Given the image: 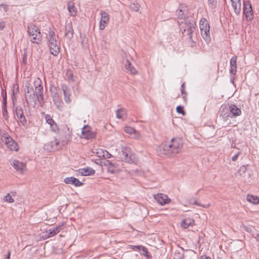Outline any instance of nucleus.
Instances as JSON below:
<instances>
[{"label": "nucleus", "mask_w": 259, "mask_h": 259, "mask_svg": "<svg viewBox=\"0 0 259 259\" xmlns=\"http://www.w3.org/2000/svg\"><path fill=\"white\" fill-rule=\"evenodd\" d=\"M50 145L52 150H57L61 148L62 147L60 141L55 139L53 141L50 142Z\"/></svg>", "instance_id": "26"}, {"label": "nucleus", "mask_w": 259, "mask_h": 259, "mask_svg": "<svg viewBox=\"0 0 259 259\" xmlns=\"http://www.w3.org/2000/svg\"><path fill=\"white\" fill-rule=\"evenodd\" d=\"M85 39H86V38H85V37H84V38H83V40H82V41H81V44H82V47H85L86 46H85Z\"/></svg>", "instance_id": "57"}, {"label": "nucleus", "mask_w": 259, "mask_h": 259, "mask_svg": "<svg viewBox=\"0 0 259 259\" xmlns=\"http://www.w3.org/2000/svg\"><path fill=\"white\" fill-rule=\"evenodd\" d=\"M176 111L179 113H181L183 115L185 114V112L184 110V108L182 106H178L176 108Z\"/></svg>", "instance_id": "45"}, {"label": "nucleus", "mask_w": 259, "mask_h": 259, "mask_svg": "<svg viewBox=\"0 0 259 259\" xmlns=\"http://www.w3.org/2000/svg\"><path fill=\"white\" fill-rule=\"evenodd\" d=\"M41 84V81L38 78L34 82L35 92L33 91L25 94V101L28 104L35 106L36 100H38L40 105L44 102L43 88Z\"/></svg>", "instance_id": "2"}, {"label": "nucleus", "mask_w": 259, "mask_h": 259, "mask_svg": "<svg viewBox=\"0 0 259 259\" xmlns=\"http://www.w3.org/2000/svg\"><path fill=\"white\" fill-rule=\"evenodd\" d=\"M175 256H177L178 257L177 259H179V258L181 257V254L180 253H178V254H175Z\"/></svg>", "instance_id": "58"}, {"label": "nucleus", "mask_w": 259, "mask_h": 259, "mask_svg": "<svg viewBox=\"0 0 259 259\" xmlns=\"http://www.w3.org/2000/svg\"><path fill=\"white\" fill-rule=\"evenodd\" d=\"M181 94L183 95V98L184 99V101L186 102L187 101V93L185 91L184 89H181Z\"/></svg>", "instance_id": "52"}, {"label": "nucleus", "mask_w": 259, "mask_h": 259, "mask_svg": "<svg viewBox=\"0 0 259 259\" xmlns=\"http://www.w3.org/2000/svg\"><path fill=\"white\" fill-rule=\"evenodd\" d=\"M120 159L128 163L137 164L138 159L136 155L133 153L131 148L128 147H122L121 150L119 152Z\"/></svg>", "instance_id": "3"}, {"label": "nucleus", "mask_w": 259, "mask_h": 259, "mask_svg": "<svg viewBox=\"0 0 259 259\" xmlns=\"http://www.w3.org/2000/svg\"><path fill=\"white\" fill-rule=\"evenodd\" d=\"M237 56H233L230 60V73L231 75H235L237 71Z\"/></svg>", "instance_id": "17"}, {"label": "nucleus", "mask_w": 259, "mask_h": 259, "mask_svg": "<svg viewBox=\"0 0 259 259\" xmlns=\"http://www.w3.org/2000/svg\"><path fill=\"white\" fill-rule=\"evenodd\" d=\"M48 45L58 42L56 39V36L53 31L50 30L47 36Z\"/></svg>", "instance_id": "25"}, {"label": "nucleus", "mask_w": 259, "mask_h": 259, "mask_svg": "<svg viewBox=\"0 0 259 259\" xmlns=\"http://www.w3.org/2000/svg\"><path fill=\"white\" fill-rule=\"evenodd\" d=\"M27 32L29 40L34 44H40L42 41V35L38 27L33 24L27 27Z\"/></svg>", "instance_id": "4"}, {"label": "nucleus", "mask_w": 259, "mask_h": 259, "mask_svg": "<svg viewBox=\"0 0 259 259\" xmlns=\"http://www.w3.org/2000/svg\"><path fill=\"white\" fill-rule=\"evenodd\" d=\"M193 204L194 205H198V206H201L204 208H208L210 206V204L209 203L208 204H206V205H202V204H201L200 203H198L196 201H194V202Z\"/></svg>", "instance_id": "51"}, {"label": "nucleus", "mask_w": 259, "mask_h": 259, "mask_svg": "<svg viewBox=\"0 0 259 259\" xmlns=\"http://www.w3.org/2000/svg\"><path fill=\"white\" fill-rule=\"evenodd\" d=\"M5 27V22L4 21L0 22V29L3 30Z\"/></svg>", "instance_id": "55"}, {"label": "nucleus", "mask_w": 259, "mask_h": 259, "mask_svg": "<svg viewBox=\"0 0 259 259\" xmlns=\"http://www.w3.org/2000/svg\"><path fill=\"white\" fill-rule=\"evenodd\" d=\"M22 62L24 64H27V54L26 53H24V54L23 55Z\"/></svg>", "instance_id": "53"}, {"label": "nucleus", "mask_w": 259, "mask_h": 259, "mask_svg": "<svg viewBox=\"0 0 259 259\" xmlns=\"http://www.w3.org/2000/svg\"><path fill=\"white\" fill-rule=\"evenodd\" d=\"M73 29L72 27V24L71 22L69 23L66 28L65 36L68 37L69 39H71L73 36Z\"/></svg>", "instance_id": "27"}, {"label": "nucleus", "mask_w": 259, "mask_h": 259, "mask_svg": "<svg viewBox=\"0 0 259 259\" xmlns=\"http://www.w3.org/2000/svg\"><path fill=\"white\" fill-rule=\"evenodd\" d=\"M177 12L178 18L179 19L178 22L180 26H181L185 21V19H184V12L182 11V10H178L177 11Z\"/></svg>", "instance_id": "34"}, {"label": "nucleus", "mask_w": 259, "mask_h": 259, "mask_svg": "<svg viewBox=\"0 0 259 259\" xmlns=\"http://www.w3.org/2000/svg\"><path fill=\"white\" fill-rule=\"evenodd\" d=\"M76 176H92L95 173V170L90 167H87L83 168H79L76 170Z\"/></svg>", "instance_id": "13"}, {"label": "nucleus", "mask_w": 259, "mask_h": 259, "mask_svg": "<svg viewBox=\"0 0 259 259\" xmlns=\"http://www.w3.org/2000/svg\"><path fill=\"white\" fill-rule=\"evenodd\" d=\"M6 141L5 142L7 147L11 151H17L19 149L18 144L11 137L6 138Z\"/></svg>", "instance_id": "12"}, {"label": "nucleus", "mask_w": 259, "mask_h": 259, "mask_svg": "<svg viewBox=\"0 0 259 259\" xmlns=\"http://www.w3.org/2000/svg\"><path fill=\"white\" fill-rule=\"evenodd\" d=\"M124 131L125 133L130 135L133 134H139L134 128L131 126H125L124 128Z\"/></svg>", "instance_id": "36"}, {"label": "nucleus", "mask_w": 259, "mask_h": 259, "mask_svg": "<svg viewBox=\"0 0 259 259\" xmlns=\"http://www.w3.org/2000/svg\"><path fill=\"white\" fill-rule=\"evenodd\" d=\"M111 155L106 150H104L102 149H98V158H100V161L101 159V158H103L104 159H107L108 158H110Z\"/></svg>", "instance_id": "28"}, {"label": "nucleus", "mask_w": 259, "mask_h": 259, "mask_svg": "<svg viewBox=\"0 0 259 259\" xmlns=\"http://www.w3.org/2000/svg\"><path fill=\"white\" fill-rule=\"evenodd\" d=\"M59 140L60 141V143L62 146L66 145L70 141L69 136L65 133H62L60 135V138Z\"/></svg>", "instance_id": "31"}, {"label": "nucleus", "mask_w": 259, "mask_h": 259, "mask_svg": "<svg viewBox=\"0 0 259 259\" xmlns=\"http://www.w3.org/2000/svg\"><path fill=\"white\" fill-rule=\"evenodd\" d=\"M48 46L49 47L50 53L51 54L55 56H57L60 51V48L58 46V42L50 44L48 45Z\"/></svg>", "instance_id": "23"}, {"label": "nucleus", "mask_w": 259, "mask_h": 259, "mask_svg": "<svg viewBox=\"0 0 259 259\" xmlns=\"http://www.w3.org/2000/svg\"><path fill=\"white\" fill-rule=\"evenodd\" d=\"M10 254H11V252H10V251H9L8 253V255H7V259H10Z\"/></svg>", "instance_id": "59"}, {"label": "nucleus", "mask_w": 259, "mask_h": 259, "mask_svg": "<svg viewBox=\"0 0 259 259\" xmlns=\"http://www.w3.org/2000/svg\"><path fill=\"white\" fill-rule=\"evenodd\" d=\"M232 6L234 9V12L239 15L241 12V2L240 0H231Z\"/></svg>", "instance_id": "21"}, {"label": "nucleus", "mask_w": 259, "mask_h": 259, "mask_svg": "<svg viewBox=\"0 0 259 259\" xmlns=\"http://www.w3.org/2000/svg\"><path fill=\"white\" fill-rule=\"evenodd\" d=\"M243 13L247 21H251L253 18L252 6L249 1L244 2Z\"/></svg>", "instance_id": "7"}, {"label": "nucleus", "mask_w": 259, "mask_h": 259, "mask_svg": "<svg viewBox=\"0 0 259 259\" xmlns=\"http://www.w3.org/2000/svg\"><path fill=\"white\" fill-rule=\"evenodd\" d=\"M61 88L64 95V98L67 104H69L71 102V92L70 88L65 84H62Z\"/></svg>", "instance_id": "10"}, {"label": "nucleus", "mask_w": 259, "mask_h": 259, "mask_svg": "<svg viewBox=\"0 0 259 259\" xmlns=\"http://www.w3.org/2000/svg\"><path fill=\"white\" fill-rule=\"evenodd\" d=\"M11 165L14 168L18 171H22L24 168L26 167V164L22 162L19 161L18 160L14 159L13 160Z\"/></svg>", "instance_id": "18"}, {"label": "nucleus", "mask_w": 259, "mask_h": 259, "mask_svg": "<svg viewBox=\"0 0 259 259\" xmlns=\"http://www.w3.org/2000/svg\"><path fill=\"white\" fill-rule=\"evenodd\" d=\"M45 119L46 120V122L50 125H51V124H52V123H54L55 122V121L54 120V119L52 118V116L49 115V114H46L45 115Z\"/></svg>", "instance_id": "40"}, {"label": "nucleus", "mask_w": 259, "mask_h": 259, "mask_svg": "<svg viewBox=\"0 0 259 259\" xmlns=\"http://www.w3.org/2000/svg\"><path fill=\"white\" fill-rule=\"evenodd\" d=\"M116 117L118 119H125L126 118V111L124 108H119L116 112Z\"/></svg>", "instance_id": "29"}, {"label": "nucleus", "mask_w": 259, "mask_h": 259, "mask_svg": "<svg viewBox=\"0 0 259 259\" xmlns=\"http://www.w3.org/2000/svg\"><path fill=\"white\" fill-rule=\"evenodd\" d=\"M15 114L20 122L23 126L27 124V120L24 115L23 110L20 106H17L15 108Z\"/></svg>", "instance_id": "8"}, {"label": "nucleus", "mask_w": 259, "mask_h": 259, "mask_svg": "<svg viewBox=\"0 0 259 259\" xmlns=\"http://www.w3.org/2000/svg\"><path fill=\"white\" fill-rule=\"evenodd\" d=\"M98 165H100L103 171L105 170L111 174L115 171V167L107 159H103L100 162L98 161Z\"/></svg>", "instance_id": "6"}, {"label": "nucleus", "mask_w": 259, "mask_h": 259, "mask_svg": "<svg viewBox=\"0 0 259 259\" xmlns=\"http://www.w3.org/2000/svg\"><path fill=\"white\" fill-rule=\"evenodd\" d=\"M183 143L181 139L174 138L170 141L163 142L158 148L159 154L173 157L179 153Z\"/></svg>", "instance_id": "1"}, {"label": "nucleus", "mask_w": 259, "mask_h": 259, "mask_svg": "<svg viewBox=\"0 0 259 259\" xmlns=\"http://www.w3.org/2000/svg\"><path fill=\"white\" fill-rule=\"evenodd\" d=\"M124 67L127 71L130 72L131 74L135 75L137 74V71L135 68L132 65L128 59L125 60Z\"/></svg>", "instance_id": "22"}, {"label": "nucleus", "mask_w": 259, "mask_h": 259, "mask_svg": "<svg viewBox=\"0 0 259 259\" xmlns=\"http://www.w3.org/2000/svg\"><path fill=\"white\" fill-rule=\"evenodd\" d=\"M34 91L33 87L30 83H27L25 86V94L30 93Z\"/></svg>", "instance_id": "39"}, {"label": "nucleus", "mask_w": 259, "mask_h": 259, "mask_svg": "<svg viewBox=\"0 0 259 259\" xmlns=\"http://www.w3.org/2000/svg\"><path fill=\"white\" fill-rule=\"evenodd\" d=\"M217 259H222L221 257H218Z\"/></svg>", "instance_id": "62"}, {"label": "nucleus", "mask_w": 259, "mask_h": 259, "mask_svg": "<svg viewBox=\"0 0 259 259\" xmlns=\"http://www.w3.org/2000/svg\"><path fill=\"white\" fill-rule=\"evenodd\" d=\"M50 91L51 92L52 94H53V91L52 89H50Z\"/></svg>", "instance_id": "61"}, {"label": "nucleus", "mask_w": 259, "mask_h": 259, "mask_svg": "<svg viewBox=\"0 0 259 259\" xmlns=\"http://www.w3.org/2000/svg\"><path fill=\"white\" fill-rule=\"evenodd\" d=\"M247 200L254 204L259 203V198L257 196L252 195H247L246 196Z\"/></svg>", "instance_id": "33"}, {"label": "nucleus", "mask_w": 259, "mask_h": 259, "mask_svg": "<svg viewBox=\"0 0 259 259\" xmlns=\"http://www.w3.org/2000/svg\"><path fill=\"white\" fill-rule=\"evenodd\" d=\"M63 224L57 225L55 227L50 229L48 231V237H52L57 234L63 229Z\"/></svg>", "instance_id": "20"}, {"label": "nucleus", "mask_w": 259, "mask_h": 259, "mask_svg": "<svg viewBox=\"0 0 259 259\" xmlns=\"http://www.w3.org/2000/svg\"><path fill=\"white\" fill-rule=\"evenodd\" d=\"M140 8V5L137 3H134L131 5V9L133 11L138 12Z\"/></svg>", "instance_id": "41"}, {"label": "nucleus", "mask_w": 259, "mask_h": 259, "mask_svg": "<svg viewBox=\"0 0 259 259\" xmlns=\"http://www.w3.org/2000/svg\"><path fill=\"white\" fill-rule=\"evenodd\" d=\"M220 116L225 119L231 116L230 114H229V107L225 106L222 108Z\"/></svg>", "instance_id": "32"}, {"label": "nucleus", "mask_w": 259, "mask_h": 259, "mask_svg": "<svg viewBox=\"0 0 259 259\" xmlns=\"http://www.w3.org/2000/svg\"><path fill=\"white\" fill-rule=\"evenodd\" d=\"M1 95L3 98L2 114L5 119H8V114L7 109V92L3 89H2Z\"/></svg>", "instance_id": "11"}, {"label": "nucleus", "mask_w": 259, "mask_h": 259, "mask_svg": "<svg viewBox=\"0 0 259 259\" xmlns=\"http://www.w3.org/2000/svg\"><path fill=\"white\" fill-rule=\"evenodd\" d=\"M5 201L8 203H13L14 201V199L12 198V196L9 193H8L4 198Z\"/></svg>", "instance_id": "42"}, {"label": "nucleus", "mask_w": 259, "mask_h": 259, "mask_svg": "<svg viewBox=\"0 0 259 259\" xmlns=\"http://www.w3.org/2000/svg\"><path fill=\"white\" fill-rule=\"evenodd\" d=\"M67 9L70 15L72 16H75L77 13V9L75 7L74 3L72 1H70L67 4Z\"/></svg>", "instance_id": "19"}, {"label": "nucleus", "mask_w": 259, "mask_h": 259, "mask_svg": "<svg viewBox=\"0 0 259 259\" xmlns=\"http://www.w3.org/2000/svg\"><path fill=\"white\" fill-rule=\"evenodd\" d=\"M188 32L189 33V37L191 38L192 37V33L193 32L192 28H194L193 24H190V23L188 24Z\"/></svg>", "instance_id": "46"}, {"label": "nucleus", "mask_w": 259, "mask_h": 259, "mask_svg": "<svg viewBox=\"0 0 259 259\" xmlns=\"http://www.w3.org/2000/svg\"><path fill=\"white\" fill-rule=\"evenodd\" d=\"M100 15L99 28L100 30H104L109 22V15L108 13L103 11L100 12Z\"/></svg>", "instance_id": "9"}, {"label": "nucleus", "mask_w": 259, "mask_h": 259, "mask_svg": "<svg viewBox=\"0 0 259 259\" xmlns=\"http://www.w3.org/2000/svg\"><path fill=\"white\" fill-rule=\"evenodd\" d=\"M240 152H238L237 153H236L235 155H234L232 157V161H235L237 160L239 155H240Z\"/></svg>", "instance_id": "54"}, {"label": "nucleus", "mask_w": 259, "mask_h": 259, "mask_svg": "<svg viewBox=\"0 0 259 259\" xmlns=\"http://www.w3.org/2000/svg\"><path fill=\"white\" fill-rule=\"evenodd\" d=\"M208 3L209 6L211 8H214L217 5V0H208Z\"/></svg>", "instance_id": "43"}, {"label": "nucleus", "mask_w": 259, "mask_h": 259, "mask_svg": "<svg viewBox=\"0 0 259 259\" xmlns=\"http://www.w3.org/2000/svg\"><path fill=\"white\" fill-rule=\"evenodd\" d=\"M19 92V87L18 85L17 84L13 85V89H12V93L13 95H15L17 94Z\"/></svg>", "instance_id": "47"}, {"label": "nucleus", "mask_w": 259, "mask_h": 259, "mask_svg": "<svg viewBox=\"0 0 259 259\" xmlns=\"http://www.w3.org/2000/svg\"><path fill=\"white\" fill-rule=\"evenodd\" d=\"M246 170V167L245 165H242L240 167L238 172H239L240 175H243L245 173Z\"/></svg>", "instance_id": "48"}, {"label": "nucleus", "mask_w": 259, "mask_h": 259, "mask_svg": "<svg viewBox=\"0 0 259 259\" xmlns=\"http://www.w3.org/2000/svg\"><path fill=\"white\" fill-rule=\"evenodd\" d=\"M184 83H183L181 85V89H184Z\"/></svg>", "instance_id": "60"}, {"label": "nucleus", "mask_w": 259, "mask_h": 259, "mask_svg": "<svg viewBox=\"0 0 259 259\" xmlns=\"http://www.w3.org/2000/svg\"><path fill=\"white\" fill-rule=\"evenodd\" d=\"M53 101L56 104L57 107L58 108L59 106H61L62 104V100L59 98L58 94L56 93L53 96Z\"/></svg>", "instance_id": "35"}, {"label": "nucleus", "mask_w": 259, "mask_h": 259, "mask_svg": "<svg viewBox=\"0 0 259 259\" xmlns=\"http://www.w3.org/2000/svg\"><path fill=\"white\" fill-rule=\"evenodd\" d=\"M64 182L66 184H72L75 187H80L83 185V183L78 179L73 177L65 178Z\"/></svg>", "instance_id": "15"}, {"label": "nucleus", "mask_w": 259, "mask_h": 259, "mask_svg": "<svg viewBox=\"0 0 259 259\" xmlns=\"http://www.w3.org/2000/svg\"><path fill=\"white\" fill-rule=\"evenodd\" d=\"M141 249L142 250V251L143 252V253L142 254L143 255L146 257V258L147 259H150L151 258L152 256L149 254V251L146 247L143 246Z\"/></svg>", "instance_id": "38"}, {"label": "nucleus", "mask_w": 259, "mask_h": 259, "mask_svg": "<svg viewBox=\"0 0 259 259\" xmlns=\"http://www.w3.org/2000/svg\"><path fill=\"white\" fill-rule=\"evenodd\" d=\"M82 138L87 139H92L94 137L93 133L89 130L88 126H84L82 130Z\"/></svg>", "instance_id": "24"}, {"label": "nucleus", "mask_w": 259, "mask_h": 259, "mask_svg": "<svg viewBox=\"0 0 259 259\" xmlns=\"http://www.w3.org/2000/svg\"><path fill=\"white\" fill-rule=\"evenodd\" d=\"M0 136L1 137V139L2 141L5 142L6 141V138H10L11 137L8 135V133L5 131H1L0 132Z\"/></svg>", "instance_id": "37"}, {"label": "nucleus", "mask_w": 259, "mask_h": 259, "mask_svg": "<svg viewBox=\"0 0 259 259\" xmlns=\"http://www.w3.org/2000/svg\"><path fill=\"white\" fill-rule=\"evenodd\" d=\"M229 107V114H230L231 116L229 117H232L233 116H238L241 114V110L236 105L234 104H231L228 106Z\"/></svg>", "instance_id": "14"}, {"label": "nucleus", "mask_w": 259, "mask_h": 259, "mask_svg": "<svg viewBox=\"0 0 259 259\" xmlns=\"http://www.w3.org/2000/svg\"><path fill=\"white\" fill-rule=\"evenodd\" d=\"M199 27L200 29L201 34L203 38L208 41L210 39V31L209 25L205 18H202L199 22Z\"/></svg>", "instance_id": "5"}, {"label": "nucleus", "mask_w": 259, "mask_h": 259, "mask_svg": "<svg viewBox=\"0 0 259 259\" xmlns=\"http://www.w3.org/2000/svg\"><path fill=\"white\" fill-rule=\"evenodd\" d=\"M66 76L69 80H72L73 74L71 70H68L66 72Z\"/></svg>", "instance_id": "44"}, {"label": "nucleus", "mask_w": 259, "mask_h": 259, "mask_svg": "<svg viewBox=\"0 0 259 259\" xmlns=\"http://www.w3.org/2000/svg\"><path fill=\"white\" fill-rule=\"evenodd\" d=\"M154 197L157 202L161 205L166 204L170 201V199L168 198L167 195L163 194H157L154 196Z\"/></svg>", "instance_id": "16"}, {"label": "nucleus", "mask_w": 259, "mask_h": 259, "mask_svg": "<svg viewBox=\"0 0 259 259\" xmlns=\"http://www.w3.org/2000/svg\"><path fill=\"white\" fill-rule=\"evenodd\" d=\"M200 259H211L209 256L206 255H202Z\"/></svg>", "instance_id": "56"}, {"label": "nucleus", "mask_w": 259, "mask_h": 259, "mask_svg": "<svg viewBox=\"0 0 259 259\" xmlns=\"http://www.w3.org/2000/svg\"><path fill=\"white\" fill-rule=\"evenodd\" d=\"M194 224V221L190 218L184 219L181 223V227L184 229H187L190 226H192Z\"/></svg>", "instance_id": "30"}, {"label": "nucleus", "mask_w": 259, "mask_h": 259, "mask_svg": "<svg viewBox=\"0 0 259 259\" xmlns=\"http://www.w3.org/2000/svg\"><path fill=\"white\" fill-rule=\"evenodd\" d=\"M50 127L52 131L54 132H56L58 130V126L56 122L52 123V124L50 125Z\"/></svg>", "instance_id": "49"}, {"label": "nucleus", "mask_w": 259, "mask_h": 259, "mask_svg": "<svg viewBox=\"0 0 259 259\" xmlns=\"http://www.w3.org/2000/svg\"><path fill=\"white\" fill-rule=\"evenodd\" d=\"M143 246L142 245H131V248L133 249L134 250L139 251L142 249Z\"/></svg>", "instance_id": "50"}, {"label": "nucleus", "mask_w": 259, "mask_h": 259, "mask_svg": "<svg viewBox=\"0 0 259 259\" xmlns=\"http://www.w3.org/2000/svg\"><path fill=\"white\" fill-rule=\"evenodd\" d=\"M5 11H7V10H6V7H5Z\"/></svg>", "instance_id": "63"}]
</instances>
